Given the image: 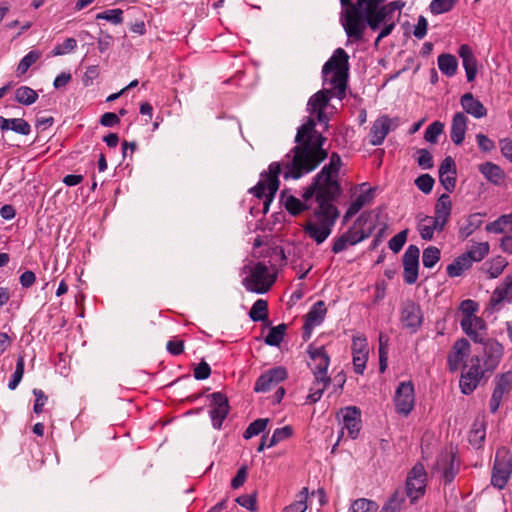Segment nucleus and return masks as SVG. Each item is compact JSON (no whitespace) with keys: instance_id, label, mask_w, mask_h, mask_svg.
<instances>
[{"instance_id":"13","label":"nucleus","mask_w":512,"mask_h":512,"mask_svg":"<svg viewBox=\"0 0 512 512\" xmlns=\"http://www.w3.org/2000/svg\"><path fill=\"white\" fill-rule=\"evenodd\" d=\"M287 378V371L284 367L278 366L267 370L257 379L254 391L255 392H268Z\"/></svg>"},{"instance_id":"6","label":"nucleus","mask_w":512,"mask_h":512,"mask_svg":"<svg viewBox=\"0 0 512 512\" xmlns=\"http://www.w3.org/2000/svg\"><path fill=\"white\" fill-rule=\"evenodd\" d=\"M512 473V455L505 449H499L495 456L491 484L503 489Z\"/></svg>"},{"instance_id":"49","label":"nucleus","mask_w":512,"mask_h":512,"mask_svg":"<svg viewBox=\"0 0 512 512\" xmlns=\"http://www.w3.org/2000/svg\"><path fill=\"white\" fill-rule=\"evenodd\" d=\"M457 0H432L430 3V11L434 15L443 14L453 9Z\"/></svg>"},{"instance_id":"5","label":"nucleus","mask_w":512,"mask_h":512,"mask_svg":"<svg viewBox=\"0 0 512 512\" xmlns=\"http://www.w3.org/2000/svg\"><path fill=\"white\" fill-rule=\"evenodd\" d=\"M276 281V275L270 271V268L258 262L251 267L250 273L242 281L246 290L257 294H264L270 290Z\"/></svg>"},{"instance_id":"39","label":"nucleus","mask_w":512,"mask_h":512,"mask_svg":"<svg viewBox=\"0 0 512 512\" xmlns=\"http://www.w3.org/2000/svg\"><path fill=\"white\" fill-rule=\"evenodd\" d=\"M249 317L255 321H266L268 317V303L264 299H258L252 305L249 311Z\"/></svg>"},{"instance_id":"59","label":"nucleus","mask_w":512,"mask_h":512,"mask_svg":"<svg viewBox=\"0 0 512 512\" xmlns=\"http://www.w3.org/2000/svg\"><path fill=\"white\" fill-rule=\"evenodd\" d=\"M24 374V359L20 357L17 360L15 371L12 375V379L9 381L8 387L10 390L16 389Z\"/></svg>"},{"instance_id":"3","label":"nucleus","mask_w":512,"mask_h":512,"mask_svg":"<svg viewBox=\"0 0 512 512\" xmlns=\"http://www.w3.org/2000/svg\"><path fill=\"white\" fill-rule=\"evenodd\" d=\"M316 121L309 118L302 124L295 137L296 146L286 155L283 161L284 178L299 179L316 169L324 161L328 153L323 148L326 138L315 129Z\"/></svg>"},{"instance_id":"37","label":"nucleus","mask_w":512,"mask_h":512,"mask_svg":"<svg viewBox=\"0 0 512 512\" xmlns=\"http://www.w3.org/2000/svg\"><path fill=\"white\" fill-rule=\"evenodd\" d=\"M438 67L440 71L448 76L452 77L457 72L458 62L454 55L451 54H441L438 56Z\"/></svg>"},{"instance_id":"29","label":"nucleus","mask_w":512,"mask_h":512,"mask_svg":"<svg viewBox=\"0 0 512 512\" xmlns=\"http://www.w3.org/2000/svg\"><path fill=\"white\" fill-rule=\"evenodd\" d=\"M452 210V203L450 196L448 194H442L436 204L434 209V219H436L442 226L448 223Z\"/></svg>"},{"instance_id":"46","label":"nucleus","mask_w":512,"mask_h":512,"mask_svg":"<svg viewBox=\"0 0 512 512\" xmlns=\"http://www.w3.org/2000/svg\"><path fill=\"white\" fill-rule=\"evenodd\" d=\"M378 504L366 498H359L352 502L348 512H376Z\"/></svg>"},{"instance_id":"45","label":"nucleus","mask_w":512,"mask_h":512,"mask_svg":"<svg viewBox=\"0 0 512 512\" xmlns=\"http://www.w3.org/2000/svg\"><path fill=\"white\" fill-rule=\"evenodd\" d=\"M41 57V52L37 50H31L28 54H26L19 62L17 66V76L24 75L28 69L36 63V61Z\"/></svg>"},{"instance_id":"36","label":"nucleus","mask_w":512,"mask_h":512,"mask_svg":"<svg viewBox=\"0 0 512 512\" xmlns=\"http://www.w3.org/2000/svg\"><path fill=\"white\" fill-rule=\"evenodd\" d=\"M482 215L480 213H474L467 217L465 223L459 228L458 237L465 240L473 234L482 225Z\"/></svg>"},{"instance_id":"2","label":"nucleus","mask_w":512,"mask_h":512,"mask_svg":"<svg viewBox=\"0 0 512 512\" xmlns=\"http://www.w3.org/2000/svg\"><path fill=\"white\" fill-rule=\"evenodd\" d=\"M385 0H339L342 11L340 14L341 25L350 42H360L364 38L366 28L372 31L380 28V22L387 20L389 14L398 11L399 14L405 6L402 0L391 1L384 4Z\"/></svg>"},{"instance_id":"56","label":"nucleus","mask_w":512,"mask_h":512,"mask_svg":"<svg viewBox=\"0 0 512 512\" xmlns=\"http://www.w3.org/2000/svg\"><path fill=\"white\" fill-rule=\"evenodd\" d=\"M329 385L330 384H324V382L316 383V379H315L313 386L311 387L310 392L307 396V402H309V403L318 402L321 399L325 389Z\"/></svg>"},{"instance_id":"57","label":"nucleus","mask_w":512,"mask_h":512,"mask_svg":"<svg viewBox=\"0 0 512 512\" xmlns=\"http://www.w3.org/2000/svg\"><path fill=\"white\" fill-rule=\"evenodd\" d=\"M382 24H383V27L375 40V46H378L379 42L383 38L389 36L392 33V31L394 30L396 24L393 20V14H389L387 20L381 21L380 26Z\"/></svg>"},{"instance_id":"50","label":"nucleus","mask_w":512,"mask_h":512,"mask_svg":"<svg viewBox=\"0 0 512 512\" xmlns=\"http://www.w3.org/2000/svg\"><path fill=\"white\" fill-rule=\"evenodd\" d=\"M507 266H508V261L504 257H502V256L495 257L491 261V265L488 269L489 277L492 279L499 277L503 273V271L505 270V268Z\"/></svg>"},{"instance_id":"15","label":"nucleus","mask_w":512,"mask_h":512,"mask_svg":"<svg viewBox=\"0 0 512 512\" xmlns=\"http://www.w3.org/2000/svg\"><path fill=\"white\" fill-rule=\"evenodd\" d=\"M502 356L503 346L498 341L488 340L487 342H484L481 364H483L484 370L488 371V375L497 368Z\"/></svg>"},{"instance_id":"55","label":"nucleus","mask_w":512,"mask_h":512,"mask_svg":"<svg viewBox=\"0 0 512 512\" xmlns=\"http://www.w3.org/2000/svg\"><path fill=\"white\" fill-rule=\"evenodd\" d=\"M96 19H104L112 24L118 25L123 22V11L121 9L106 10L97 14Z\"/></svg>"},{"instance_id":"24","label":"nucleus","mask_w":512,"mask_h":512,"mask_svg":"<svg viewBox=\"0 0 512 512\" xmlns=\"http://www.w3.org/2000/svg\"><path fill=\"white\" fill-rule=\"evenodd\" d=\"M512 294V274L507 275L503 281V283L496 287L493 291L490 301L489 308L492 311L499 310L500 304L508 299L509 295Z\"/></svg>"},{"instance_id":"30","label":"nucleus","mask_w":512,"mask_h":512,"mask_svg":"<svg viewBox=\"0 0 512 512\" xmlns=\"http://www.w3.org/2000/svg\"><path fill=\"white\" fill-rule=\"evenodd\" d=\"M0 129L2 132L11 130L20 135H28L31 132L30 124L22 118H5L0 116Z\"/></svg>"},{"instance_id":"61","label":"nucleus","mask_w":512,"mask_h":512,"mask_svg":"<svg viewBox=\"0 0 512 512\" xmlns=\"http://www.w3.org/2000/svg\"><path fill=\"white\" fill-rule=\"evenodd\" d=\"M236 502L251 512L257 511V500L255 494L241 495L236 498Z\"/></svg>"},{"instance_id":"31","label":"nucleus","mask_w":512,"mask_h":512,"mask_svg":"<svg viewBox=\"0 0 512 512\" xmlns=\"http://www.w3.org/2000/svg\"><path fill=\"white\" fill-rule=\"evenodd\" d=\"M444 226H442L436 219L432 216H422L418 222V231L420 236L424 240H431L434 236V232L443 231Z\"/></svg>"},{"instance_id":"41","label":"nucleus","mask_w":512,"mask_h":512,"mask_svg":"<svg viewBox=\"0 0 512 512\" xmlns=\"http://www.w3.org/2000/svg\"><path fill=\"white\" fill-rule=\"evenodd\" d=\"M37 98V92L28 86H21L15 91V100L22 105H31Z\"/></svg>"},{"instance_id":"35","label":"nucleus","mask_w":512,"mask_h":512,"mask_svg":"<svg viewBox=\"0 0 512 512\" xmlns=\"http://www.w3.org/2000/svg\"><path fill=\"white\" fill-rule=\"evenodd\" d=\"M324 81L328 83L333 90H335V95L337 97L342 98L345 95L347 73H342L341 71L331 72L327 76V80L324 78Z\"/></svg>"},{"instance_id":"34","label":"nucleus","mask_w":512,"mask_h":512,"mask_svg":"<svg viewBox=\"0 0 512 512\" xmlns=\"http://www.w3.org/2000/svg\"><path fill=\"white\" fill-rule=\"evenodd\" d=\"M485 230L494 234L512 233V213L501 215L495 221L488 223Z\"/></svg>"},{"instance_id":"43","label":"nucleus","mask_w":512,"mask_h":512,"mask_svg":"<svg viewBox=\"0 0 512 512\" xmlns=\"http://www.w3.org/2000/svg\"><path fill=\"white\" fill-rule=\"evenodd\" d=\"M308 489L304 487L296 496V500L284 507L282 512H305L307 509Z\"/></svg>"},{"instance_id":"9","label":"nucleus","mask_w":512,"mask_h":512,"mask_svg":"<svg viewBox=\"0 0 512 512\" xmlns=\"http://www.w3.org/2000/svg\"><path fill=\"white\" fill-rule=\"evenodd\" d=\"M308 354L310 358L315 362L312 371L314 379H316V383L324 382V384H330L331 379L327 375V370L330 365V357L326 353L324 347H316L311 344L308 347Z\"/></svg>"},{"instance_id":"7","label":"nucleus","mask_w":512,"mask_h":512,"mask_svg":"<svg viewBox=\"0 0 512 512\" xmlns=\"http://www.w3.org/2000/svg\"><path fill=\"white\" fill-rule=\"evenodd\" d=\"M426 471L421 463H417L408 473L406 479L404 496L406 495L411 503H414L425 494L426 489Z\"/></svg>"},{"instance_id":"54","label":"nucleus","mask_w":512,"mask_h":512,"mask_svg":"<svg viewBox=\"0 0 512 512\" xmlns=\"http://www.w3.org/2000/svg\"><path fill=\"white\" fill-rule=\"evenodd\" d=\"M284 206L286 210L294 216L299 215L307 208L300 199L294 196H288L284 200Z\"/></svg>"},{"instance_id":"48","label":"nucleus","mask_w":512,"mask_h":512,"mask_svg":"<svg viewBox=\"0 0 512 512\" xmlns=\"http://www.w3.org/2000/svg\"><path fill=\"white\" fill-rule=\"evenodd\" d=\"M404 501V492L401 489L395 491L389 501L383 506L381 512H399Z\"/></svg>"},{"instance_id":"27","label":"nucleus","mask_w":512,"mask_h":512,"mask_svg":"<svg viewBox=\"0 0 512 512\" xmlns=\"http://www.w3.org/2000/svg\"><path fill=\"white\" fill-rule=\"evenodd\" d=\"M460 104L466 113L472 115L475 118H483L487 115V109L470 92L465 93L461 97Z\"/></svg>"},{"instance_id":"1","label":"nucleus","mask_w":512,"mask_h":512,"mask_svg":"<svg viewBox=\"0 0 512 512\" xmlns=\"http://www.w3.org/2000/svg\"><path fill=\"white\" fill-rule=\"evenodd\" d=\"M341 166V157L338 153L333 152L329 163L314 177L313 182L302 195L304 200L315 196L318 204L314 210L315 220L310 219L303 226L304 232L317 244L323 243L329 237L339 217V211L333 202L342 192L338 181Z\"/></svg>"},{"instance_id":"33","label":"nucleus","mask_w":512,"mask_h":512,"mask_svg":"<svg viewBox=\"0 0 512 512\" xmlns=\"http://www.w3.org/2000/svg\"><path fill=\"white\" fill-rule=\"evenodd\" d=\"M479 171L484 175V177L492 182L495 185H500L505 178L504 171L500 168V166L492 163L486 162L479 166Z\"/></svg>"},{"instance_id":"16","label":"nucleus","mask_w":512,"mask_h":512,"mask_svg":"<svg viewBox=\"0 0 512 512\" xmlns=\"http://www.w3.org/2000/svg\"><path fill=\"white\" fill-rule=\"evenodd\" d=\"M326 313L327 309L323 301L320 300L313 304L305 316V322L303 325L304 340H308L311 337L313 329L324 321Z\"/></svg>"},{"instance_id":"12","label":"nucleus","mask_w":512,"mask_h":512,"mask_svg":"<svg viewBox=\"0 0 512 512\" xmlns=\"http://www.w3.org/2000/svg\"><path fill=\"white\" fill-rule=\"evenodd\" d=\"M420 250L416 245H409L403 255V278L405 283L412 285L418 279Z\"/></svg>"},{"instance_id":"63","label":"nucleus","mask_w":512,"mask_h":512,"mask_svg":"<svg viewBox=\"0 0 512 512\" xmlns=\"http://www.w3.org/2000/svg\"><path fill=\"white\" fill-rule=\"evenodd\" d=\"M452 351L456 353V355H459L461 358L465 359L470 352V344L468 340L465 338L457 340L452 347Z\"/></svg>"},{"instance_id":"28","label":"nucleus","mask_w":512,"mask_h":512,"mask_svg":"<svg viewBox=\"0 0 512 512\" xmlns=\"http://www.w3.org/2000/svg\"><path fill=\"white\" fill-rule=\"evenodd\" d=\"M437 467L442 470L443 478L446 483L452 482L459 470L455 462V456L452 453L440 455L437 460Z\"/></svg>"},{"instance_id":"47","label":"nucleus","mask_w":512,"mask_h":512,"mask_svg":"<svg viewBox=\"0 0 512 512\" xmlns=\"http://www.w3.org/2000/svg\"><path fill=\"white\" fill-rule=\"evenodd\" d=\"M441 252L435 246H429L423 251L422 262L424 267L432 268L440 260Z\"/></svg>"},{"instance_id":"40","label":"nucleus","mask_w":512,"mask_h":512,"mask_svg":"<svg viewBox=\"0 0 512 512\" xmlns=\"http://www.w3.org/2000/svg\"><path fill=\"white\" fill-rule=\"evenodd\" d=\"M490 246L488 242L477 243L471 247L470 250L465 252V256L470 259L471 264L473 262H480L489 253Z\"/></svg>"},{"instance_id":"44","label":"nucleus","mask_w":512,"mask_h":512,"mask_svg":"<svg viewBox=\"0 0 512 512\" xmlns=\"http://www.w3.org/2000/svg\"><path fill=\"white\" fill-rule=\"evenodd\" d=\"M286 328L285 324L272 327L265 337V343L270 346H279L284 339Z\"/></svg>"},{"instance_id":"52","label":"nucleus","mask_w":512,"mask_h":512,"mask_svg":"<svg viewBox=\"0 0 512 512\" xmlns=\"http://www.w3.org/2000/svg\"><path fill=\"white\" fill-rule=\"evenodd\" d=\"M444 124L440 121H435L430 124L425 131L424 138L427 142L436 143L439 135L443 132Z\"/></svg>"},{"instance_id":"60","label":"nucleus","mask_w":512,"mask_h":512,"mask_svg":"<svg viewBox=\"0 0 512 512\" xmlns=\"http://www.w3.org/2000/svg\"><path fill=\"white\" fill-rule=\"evenodd\" d=\"M417 188L425 194L432 191L434 185V179L429 174H422L415 180Z\"/></svg>"},{"instance_id":"4","label":"nucleus","mask_w":512,"mask_h":512,"mask_svg":"<svg viewBox=\"0 0 512 512\" xmlns=\"http://www.w3.org/2000/svg\"><path fill=\"white\" fill-rule=\"evenodd\" d=\"M281 173V163L272 162L267 171L260 174V180L256 186L252 187L249 192L255 197L261 199L263 202V213L266 214L269 210L270 203L276 192L279 189L280 181L279 174Z\"/></svg>"},{"instance_id":"17","label":"nucleus","mask_w":512,"mask_h":512,"mask_svg":"<svg viewBox=\"0 0 512 512\" xmlns=\"http://www.w3.org/2000/svg\"><path fill=\"white\" fill-rule=\"evenodd\" d=\"M331 99L330 90L324 89L312 95L307 104V110L310 114L316 115L319 123H327L328 118L324 112Z\"/></svg>"},{"instance_id":"10","label":"nucleus","mask_w":512,"mask_h":512,"mask_svg":"<svg viewBox=\"0 0 512 512\" xmlns=\"http://www.w3.org/2000/svg\"><path fill=\"white\" fill-rule=\"evenodd\" d=\"M394 403L396 412L407 416L414 408V385L411 381L401 382L395 392Z\"/></svg>"},{"instance_id":"38","label":"nucleus","mask_w":512,"mask_h":512,"mask_svg":"<svg viewBox=\"0 0 512 512\" xmlns=\"http://www.w3.org/2000/svg\"><path fill=\"white\" fill-rule=\"evenodd\" d=\"M471 266L470 259L463 253L447 266L446 271L449 277H458Z\"/></svg>"},{"instance_id":"51","label":"nucleus","mask_w":512,"mask_h":512,"mask_svg":"<svg viewBox=\"0 0 512 512\" xmlns=\"http://www.w3.org/2000/svg\"><path fill=\"white\" fill-rule=\"evenodd\" d=\"M268 419H257L249 424L247 429L245 430L243 437L245 439H250L254 436L259 435L261 432H263L267 426Z\"/></svg>"},{"instance_id":"53","label":"nucleus","mask_w":512,"mask_h":512,"mask_svg":"<svg viewBox=\"0 0 512 512\" xmlns=\"http://www.w3.org/2000/svg\"><path fill=\"white\" fill-rule=\"evenodd\" d=\"M77 47V41L74 38H67L62 44L56 45L52 51V56H61L73 52Z\"/></svg>"},{"instance_id":"23","label":"nucleus","mask_w":512,"mask_h":512,"mask_svg":"<svg viewBox=\"0 0 512 512\" xmlns=\"http://www.w3.org/2000/svg\"><path fill=\"white\" fill-rule=\"evenodd\" d=\"M343 428L347 430L350 438L355 439L361 428L360 410L355 407H347L343 410Z\"/></svg>"},{"instance_id":"26","label":"nucleus","mask_w":512,"mask_h":512,"mask_svg":"<svg viewBox=\"0 0 512 512\" xmlns=\"http://www.w3.org/2000/svg\"><path fill=\"white\" fill-rule=\"evenodd\" d=\"M458 53L462 58L467 81L472 82L477 74V60L472 52V49L468 45L463 44L459 47Z\"/></svg>"},{"instance_id":"58","label":"nucleus","mask_w":512,"mask_h":512,"mask_svg":"<svg viewBox=\"0 0 512 512\" xmlns=\"http://www.w3.org/2000/svg\"><path fill=\"white\" fill-rule=\"evenodd\" d=\"M408 235V230H402L393 236L389 242V248L394 252L398 253L404 246Z\"/></svg>"},{"instance_id":"64","label":"nucleus","mask_w":512,"mask_h":512,"mask_svg":"<svg viewBox=\"0 0 512 512\" xmlns=\"http://www.w3.org/2000/svg\"><path fill=\"white\" fill-rule=\"evenodd\" d=\"M418 153V159L417 163L418 165L423 169H431L433 167V158L430 152L426 149H419L417 151Z\"/></svg>"},{"instance_id":"22","label":"nucleus","mask_w":512,"mask_h":512,"mask_svg":"<svg viewBox=\"0 0 512 512\" xmlns=\"http://www.w3.org/2000/svg\"><path fill=\"white\" fill-rule=\"evenodd\" d=\"M391 129L392 119L386 115L377 118L370 130V144L373 146L381 145Z\"/></svg>"},{"instance_id":"18","label":"nucleus","mask_w":512,"mask_h":512,"mask_svg":"<svg viewBox=\"0 0 512 512\" xmlns=\"http://www.w3.org/2000/svg\"><path fill=\"white\" fill-rule=\"evenodd\" d=\"M423 321L420 306L413 301L404 303L401 311V322L403 327L411 332H416Z\"/></svg>"},{"instance_id":"19","label":"nucleus","mask_w":512,"mask_h":512,"mask_svg":"<svg viewBox=\"0 0 512 512\" xmlns=\"http://www.w3.org/2000/svg\"><path fill=\"white\" fill-rule=\"evenodd\" d=\"M367 340L363 336H355L352 340L353 367L357 374H363L368 359Z\"/></svg>"},{"instance_id":"42","label":"nucleus","mask_w":512,"mask_h":512,"mask_svg":"<svg viewBox=\"0 0 512 512\" xmlns=\"http://www.w3.org/2000/svg\"><path fill=\"white\" fill-rule=\"evenodd\" d=\"M485 440V428L483 420H476L469 434V442L479 448Z\"/></svg>"},{"instance_id":"20","label":"nucleus","mask_w":512,"mask_h":512,"mask_svg":"<svg viewBox=\"0 0 512 512\" xmlns=\"http://www.w3.org/2000/svg\"><path fill=\"white\" fill-rule=\"evenodd\" d=\"M349 56L342 48H337L331 58L324 64L322 68L323 77L327 80V76L334 71L347 73L349 68Z\"/></svg>"},{"instance_id":"8","label":"nucleus","mask_w":512,"mask_h":512,"mask_svg":"<svg viewBox=\"0 0 512 512\" xmlns=\"http://www.w3.org/2000/svg\"><path fill=\"white\" fill-rule=\"evenodd\" d=\"M481 358L478 356L472 357L470 365L462 373L460 378V388L463 394H471L478 386L480 380L488 374L481 364Z\"/></svg>"},{"instance_id":"62","label":"nucleus","mask_w":512,"mask_h":512,"mask_svg":"<svg viewBox=\"0 0 512 512\" xmlns=\"http://www.w3.org/2000/svg\"><path fill=\"white\" fill-rule=\"evenodd\" d=\"M459 309L463 313V318H474L476 317L474 313L478 310V304L471 299H467L461 302Z\"/></svg>"},{"instance_id":"21","label":"nucleus","mask_w":512,"mask_h":512,"mask_svg":"<svg viewBox=\"0 0 512 512\" xmlns=\"http://www.w3.org/2000/svg\"><path fill=\"white\" fill-rule=\"evenodd\" d=\"M462 330L476 343H483L486 330L485 322L480 317L462 318L460 322Z\"/></svg>"},{"instance_id":"11","label":"nucleus","mask_w":512,"mask_h":512,"mask_svg":"<svg viewBox=\"0 0 512 512\" xmlns=\"http://www.w3.org/2000/svg\"><path fill=\"white\" fill-rule=\"evenodd\" d=\"M211 399V410L209 411L212 425L215 429L222 427L223 421L229 413L227 397L221 392H214L208 396Z\"/></svg>"},{"instance_id":"14","label":"nucleus","mask_w":512,"mask_h":512,"mask_svg":"<svg viewBox=\"0 0 512 512\" xmlns=\"http://www.w3.org/2000/svg\"><path fill=\"white\" fill-rule=\"evenodd\" d=\"M512 389V372H505L495 378V388L492 393L489 408L492 413H495L504 397L509 394Z\"/></svg>"},{"instance_id":"32","label":"nucleus","mask_w":512,"mask_h":512,"mask_svg":"<svg viewBox=\"0 0 512 512\" xmlns=\"http://www.w3.org/2000/svg\"><path fill=\"white\" fill-rule=\"evenodd\" d=\"M374 191V188H369L366 191L360 193L356 197V199L349 205L344 215V221H347L352 216L357 214L366 204L371 203L374 198Z\"/></svg>"},{"instance_id":"25","label":"nucleus","mask_w":512,"mask_h":512,"mask_svg":"<svg viewBox=\"0 0 512 512\" xmlns=\"http://www.w3.org/2000/svg\"><path fill=\"white\" fill-rule=\"evenodd\" d=\"M468 119L462 112H457L452 119L450 136L455 145H461L465 139Z\"/></svg>"}]
</instances>
